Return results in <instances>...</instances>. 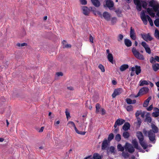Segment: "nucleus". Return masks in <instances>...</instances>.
Listing matches in <instances>:
<instances>
[{"label": "nucleus", "instance_id": "64", "mask_svg": "<svg viewBox=\"0 0 159 159\" xmlns=\"http://www.w3.org/2000/svg\"><path fill=\"white\" fill-rule=\"evenodd\" d=\"M155 60L157 61L158 62H159V57L158 56H155Z\"/></svg>", "mask_w": 159, "mask_h": 159}, {"label": "nucleus", "instance_id": "20", "mask_svg": "<svg viewBox=\"0 0 159 159\" xmlns=\"http://www.w3.org/2000/svg\"><path fill=\"white\" fill-rule=\"evenodd\" d=\"M129 67V66L128 64H124L120 66V70L122 72L128 69Z\"/></svg>", "mask_w": 159, "mask_h": 159}, {"label": "nucleus", "instance_id": "36", "mask_svg": "<svg viewBox=\"0 0 159 159\" xmlns=\"http://www.w3.org/2000/svg\"><path fill=\"white\" fill-rule=\"evenodd\" d=\"M136 5V9L137 10L139 11H140L142 9L141 3H139L138 4Z\"/></svg>", "mask_w": 159, "mask_h": 159}, {"label": "nucleus", "instance_id": "7", "mask_svg": "<svg viewBox=\"0 0 159 159\" xmlns=\"http://www.w3.org/2000/svg\"><path fill=\"white\" fill-rule=\"evenodd\" d=\"M132 143L134 146V148L137 149L139 150L140 152H144V151L142 149L140 146H139L138 143L136 139H134L132 141Z\"/></svg>", "mask_w": 159, "mask_h": 159}, {"label": "nucleus", "instance_id": "27", "mask_svg": "<svg viewBox=\"0 0 159 159\" xmlns=\"http://www.w3.org/2000/svg\"><path fill=\"white\" fill-rule=\"evenodd\" d=\"M152 68L155 71H157L159 69V64L157 63L153 65H152Z\"/></svg>", "mask_w": 159, "mask_h": 159}, {"label": "nucleus", "instance_id": "37", "mask_svg": "<svg viewBox=\"0 0 159 159\" xmlns=\"http://www.w3.org/2000/svg\"><path fill=\"white\" fill-rule=\"evenodd\" d=\"M115 140L117 142H119L121 140V136L120 134H117L115 137Z\"/></svg>", "mask_w": 159, "mask_h": 159}, {"label": "nucleus", "instance_id": "55", "mask_svg": "<svg viewBox=\"0 0 159 159\" xmlns=\"http://www.w3.org/2000/svg\"><path fill=\"white\" fill-rule=\"evenodd\" d=\"M97 14H98L101 18H102V14L101 12L99 11H96Z\"/></svg>", "mask_w": 159, "mask_h": 159}, {"label": "nucleus", "instance_id": "23", "mask_svg": "<svg viewBox=\"0 0 159 159\" xmlns=\"http://www.w3.org/2000/svg\"><path fill=\"white\" fill-rule=\"evenodd\" d=\"M147 11L148 14L152 17H155V13L152 12V8H147Z\"/></svg>", "mask_w": 159, "mask_h": 159}, {"label": "nucleus", "instance_id": "29", "mask_svg": "<svg viewBox=\"0 0 159 159\" xmlns=\"http://www.w3.org/2000/svg\"><path fill=\"white\" fill-rule=\"evenodd\" d=\"M94 159H102V157L97 153H95L93 155Z\"/></svg>", "mask_w": 159, "mask_h": 159}, {"label": "nucleus", "instance_id": "53", "mask_svg": "<svg viewBox=\"0 0 159 159\" xmlns=\"http://www.w3.org/2000/svg\"><path fill=\"white\" fill-rule=\"evenodd\" d=\"M150 62L152 63H153L154 62H155V58H154L152 57H151L150 59Z\"/></svg>", "mask_w": 159, "mask_h": 159}, {"label": "nucleus", "instance_id": "54", "mask_svg": "<svg viewBox=\"0 0 159 159\" xmlns=\"http://www.w3.org/2000/svg\"><path fill=\"white\" fill-rule=\"evenodd\" d=\"M109 149H110V152L111 153L114 152V151L115 150V148L114 147H113L112 146L110 147Z\"/></svg>", "mask_w": 159, "mask_h": 159}, {"label": "nucleus", "instance_id": "46", "mask_svg": "<svg viewBox=\"0 0 159 159\" xmlns=\"http://www.w3.org/2000/svg\"><path fill=\"white\" fill-rule=\"evenodd\" d=\"M154 23L156 27H159V18L156 19L154 21Z\"/></svg>", "mask_w": 159, "mask_h": 159}, {"label": "nucleus", "instance_id": "31", "mask_svg": "<svg viewBox=\"0 0 159 159\" xmlns=\"http://www.w3.org/2000/svg\"><path fill=\"white\" fill-rule=\"evenodd\" d=\"M65 42L66 43V41L65 40H63L62 42V44L64 46L63 47V48H70L71 47V45L70 44H65Z\"/></svg>", "mask_w": 159, "mask_h": 159}, {"label": "nucleus", "instance_id": "18", "mask_svg": "<svg viewBox=\"0 0 159 159\" xmlns=\"http://www.w3.org/2000/svg\"><path fill=\"white\" fill-rule=\"evenodd\" d=\"M154 110L156 111L152 113V116L155 118L158 117L159 116V109L155 108Z\"/></svg>", "mask_w": 159, "mask_h": 159}, {"label": "nucleus", "instance_id": "48", "mask_svg": "<svg viewBox=\"0 0 159 159\" xmlns=\"http://www.w3.org/2000/svg\"><path fill=\"white\" fill-rule=\"evenodd\" d=\"M115 12L117 14L118 16H120V14L121 13V11L119 9H118L115 11Z\"/></svg>", "mask_w": 159, "mask_h": 159}, {"label": "nucleus", "instance_id": "60", "mask_svg": "<svg viewBox=\"0 0 159 159\" xmlns=\"http://www.w3.org/2000/svg\"><path fill=\"white\" fill-rule=\"evenodd\" d=\"M134 3L135 5L138 4L139 3H141L139 0H134Z\"/></svg>", "mask_w": 159, "mask_h": 159}, {"label": "nucleus", "instance_id": "57", "mask_svg": "<svg viewBox=\"0 0 159 159\" xmlns=\"http://www.w3.org/2000/svg\"><path fill=\"white\" fill-rule=\"evenodd\" d=\"M143 132L145 136H147V135L148 133V131L146 130L145 129H143Z\"/></svg>", "mask_w": 159, "mask_h": 159}, {"label": "nucleus", "instance_id": "30", "mask_svg": "<svg viewBox=\"0 0 159 159\" xmlns=\"http://www.w3.org/2000/svg\"><path fill=\"white\" fill-rule=\"evenodd\" d=\"M108 59L110 62L113 63V56L112 54H109L107 56Z\"/></svg>", "mask_w": 159, "mask_h": 159}, {"label": "nucleus", "instance_id": "59", "mask_svg": "<svg viewBox=\"0 0 159 159\" xmlns=\"http://www.w3.org/2000/svg\"><path fill=\"white\" fill-rule=\"evenodd\" d=\"M136 123L139 127H140L141 123V120H137V122H136Z\"/></svg>", "mask_w": 159, "mask_h": 159}, {"label": "nucleus", "instance_id": "15", "mask_svg": "<svg viewBox=\"0 0 159 159\" xmlns=\"http://www.w3.org/2000/svg\"><path fill=\"white\" fill-rule=\"evenodd\" d=\"M139 91L141 93V95H143L149 92V89L148 87H143Z\"/></svg>", "mask_w": 159, "mask_h": 159}, {"label": "nucleus", "instance_id": "41", "mask_svg": "<svg viewBox=\"0 0 159 159\" xmlns=\"http://www.w3.org/2000/svg\"><path fill=\"white\" fill-rule=\"evenodd\" d=\"M154 36L156 38L159 39V31L157 29L155 30Z\"/></svg>", "mask_w": 159, "mask_h": 159}, {"label": "nucleus", "instance_id": "33", "mask_svg": "<svg viewBox=\"0 0 159 159\" xmlns=\"http://www.w3.org/2000/svg\"><path fill=\"white\" fill-rule=\"evenodd\" d=\"M123 136L125 139H127L129 136V134L128 132L125 131L123 132Z\"/></svg>", "mask_w": 159, "mask_h": 159}, {"label": "nucleus", "instance_id": "61", "mask_svg": "<svg viewBox=\"0 0 159 159\" xmlns=\"http://www.w3.org/2000/svg\"><path fill=\"white\" fill-rule=\"evenodd\" d=\"M102 115H104L106 114V111L104 108H102Z\"/></svg>", "mask_w": 159, "mask_h": 159}, {"label": "nucleus", "instance_id": "22", "mask_svg": "<svg viewBox=\"0 0 159 159\" xmlns=\"http://www.w3.org/2000/svg\"><path fill=\"white\" fill-rule=\"evenodd\" d=\"M124 43L125 45L128 47H130L132 45L131 41L129 39H125Z\"/></svg>", "mask_w": 159, "mask_h": 159}, {"label": "nucleus", "instance_id": "50", "mask_svg": "<svg viewBox=\"0 0 159 159\" xmlns=\"http://www.w3.org/2000/svg\"><path fill=\"white\" fill-rule=\"evenodd\" d=\"M80 3L83 5H85L87 4L86 0H80Z\"/></svg>", "mask_w": 159, "mask_h": 159}, {"label": "nucleus", "instance_id": "52", "mask_svg": "<svg viewBox=\"0 0 159 159\" xmlns=\"http://www.w3.org/2000/svg\"><path fill=\"white\" fill-rule=\"evenodd\" d=\"M66 115L67 118L68 119L69 117H70V114L69 112L68 111L67 109H66L65 111Z\"/></svg>", "mask_w": 159, "mask_h": 159}, {"label": "nucleus", "instance_id": "10", "mask_svg": "<svg viewBox=\"0 0 159 159\" xmlns=\"http://www.w3.org/2000/svg\"><path fill=\"white\" fill-rule=\"evenodd\" d=\"M141 44L145 48L146 52L148 53L149 54L151 53V49L149 47V46L144 41L142 42Z\"/></svg>", "mask_w": 159, "mask_h": 159}, {"label": "nucleus", "instance_id": "58", "mask_svg": "<svg viewBox=\"0 0 159 159\" xmlns=\"http://www.w3.org/2000/svg\"><path fill=\"white\" fill-rule=\"evenodd\" d=\"M153 108L152 105H150L147 108V110L148 111H151Z\"/></svg>", "mask_w": 159, "mask_h": 159}, {"label": "nucleus", "instance_id": "51", "mask_svg": "<svg viewBox=\"0 0 159 159\" xmlns=\"http://www.w3.org/2000/svg\"><path fill=\"white\" fill-rule=\"evenodd\" d=\"M122 154L123 156L125 158H127L129 157V154L127 152H124L123 151V152Z\"/></svg>", "mask_w": 159, "mask_h": 159}, {"label": "nucleus", "instance_id": "6", "mask_svg": "<svg viewBox=\"0 0 159 159\" xmlns=\"http://www.w3.org/2000/svg\"><path fill=\"white\" fill-rule=\"evenodd\" d=\"M149 6L153 7L154 11L156 12L158 10L159 8V4L155 5V3L153 0H152L149 2Z\"/></svg>", "mask_w": 159, "mask_h": 159}, {"label": "nucleus", "instance_id": "32", "mask_svg": "<svg viewBox=\"0 0 159 159\" xmlns=\"http://www.w3.org/2000/svg\"><path fill=\"white\" fill-rule=\"evenodd\" d=\"M118 151L123 152L124 150L125 147H123L121 144H118L117 146Z\"/></svg>", "mask_w": 159, "mask_h": 159}, {"label": "nucleus", "instance_id": "5", "mask_svg": "<svg viewBox=\"0 0 159 159\" xmlns=\"http://www.w3.org/2000/svg\"><path fill=\"white\" fill-rule=\"evenodd\" d=\"M142 38L146 41L148 42V40L151 41L153 39V38L151 36L150 34L148 33V34H141Z\"/></svg>", "mask_w": 159, "mask_h": 159}, {"label": "nucleus", "instance_id": "43", "mask_svg": "<svg viewBox=\"0 0 159 159\" xmlns=\"http://www.w3.org/2000/svg\"><path fill=\"white\" fill-rule=\"evenodd\" d=\"M100 106L99 103H97L96 105V113H98L99 112V110L100 109Z\"/></svg>", "mask_w": 159, "mask_h": 159}, {"label": "nucleus", "instance_id": "38", "mask_svg": "<svg viewBox=\"0 0 159 159\" xmlns=\"http://www.w3.org/2000/svg\"><path fill=\"white\" fill-rule=\"evenodd\" d=\"M136 57L140 60H144V58L143 55L140 54V53H139Z\"/></svg>", "mask_w": 159, "mask_h": 159}, {"label": "nucleus", "instance_id": "14", "mask_svg": "<svg viewBox=\"0 0 159 159\" xmlns=\"http://www.w3.org/2000/svg\"><path fill=\"white\" fill-rule=\"evenodd\" d=\"M107 21H109L110 20L111 16L110 14L107 11H105L102 14V17Z\"/></svg>", "mask_w": 159, "mask_h": 159}, {"label": "nucleus", "instance_id": "9", "mask_svg": "<svg viewBox=\"0 0 159 159\" xmlns=\"http://www.w3.org/2000/svg\"><path fill=\"white\" fill-rule=\"evenodd\" d=\"M106 4L104 5V7H108L109 9L113 7L114 3L111 0H106L105 1Z\"/></svg>", "mask_w": 159, "mask_h": 159}, {"label": "nucleus", "instance_id": "26", "mask_svg": "<svg viewBox=\"0 0 159 159\" xmlns=\"http://www.w3.org/2000/svg\"><path fill=\"white\" fill-rule=\"evenodd\" d=\"M148 80L147 81L145 80H141L139 82V85L140 86H143L144 85H148L149 84Z\"/></svg>", "mask_w": 159, "mask_h": 159}, {"label": "nucleus", "instance_id": "1", "mask_svg": "<svg viewBox=\"0 0 159 159\" xmlns=\"http://www.w3.org/2000/svg\"><path fill=\"white\" fill-rule=\"evenodd\" d=\"M151 126L152 129L148 131V137L150 140L153 142L155 140V133H157L159 129L158 127L153 123L151 124Z\"/></svg>", "mask_w": 159, "mask_h": 159}, {"label": "nucleus", "instance_id": "21", "mask_svg": "<svg viewBox=\"0 0 159 159\" xmlns=\"http://www.w3.org/2000/svg\"><path fill=\"white\" fill-rule=\"evenodd\" d=\"M125 101L128 104H134L136 103V100L134 99L132 100L131 99L127 98L125 99Z\"/></svg>", "mask_w": 159, "mask_h": 159}, {"label": "nucleus", "instance_id": "24", "mask_svg": "<svg viewBox=\"0 0 159 159\" xmlns=\"http://www.w3.org/2000/svg\"><path fill=\"white\" fill-rule=\"evenodd\" d=\"M151 99V97L149 96L148 98L144 102L143 104V106L144 107H146L148 106L149 102L150 100Z\"/></svg>", "mask_w": 159, "mask_h": 159}, {"label": "nucleus", "instance_id": "35", "mask_svg": "<svg viewBox=\"0 0 159 159\" xmlns=\"http://www.w3.org/2000/svg\"><path fill=\"white\" fill-rule=\"evenodd\" d=\"M114 137V135L113 133H111L108 136V141H111L112 139H113Z\"/></svg>", "mask_w": 159, "mask_h": 159}, {"label": "nucleus", "instance_id": "12", "mask_svg": "<svg viewBox=\"0 0 159 159\" xmlns=\"http://www.w3.org/2000/svg\"><path fill=\"white\" fill-rule=\"evenodd\" d=\"M108 141L106 139H105L102 142L101 148L102 150L108 149Z\"/></svg>", "mask_w": 159, "mask_h": 159}, {"label": "nucleus", "instance_id": "40", "mask_svg": "<svg viewBox=\"0 0 159 159\" xmlns=\"http://www.w3.org/2000/svg\"><path fill=\"white\" fill-rule=\"evenodd\" d=\"M133 106L132 105H130L126 107V109L128 111H130L133 110Z\"/></svg>", "mask_w": 159, "mask_h": 159}, {"label": "nucleus", "instance_id": "44", "mask_svg": "<svg viewBox=\"0 0 159 159\" xmlns=\"http://www.w3.org/2000/svg\"><path fill=\"white\" fill-rule=\"evenodd\" d=\"M141 4H142V7L145 8H146V7L147 5V3L146 1H141Z\"/></svg>", "mask_w": 159, "mask_h": 159}, {"label": "nucleus", "instance_id": "2", "mask_svg": "<svg viewBox=\"0 0 159 159\" xmlns=\"http://www.w3.org/2000/svg\"><path fill=\"white\" fill-rule=\"evenodd\" d=\"M136 136L139 140L140 144L144 149H146L148 145L144 141V137L141 132L137 131L136 133Z\"/></svg>", "mask_w": 159, "mask_h": 159}, {"label": "nucleus", "instance_id": "49", "mask_svg": "<svg viewBox=\"0 0 159 159\" xmlns=\"http://www.w3.org/2000/svg\"><path fill=\"white\" fill-rule=\"evenodd\" d=\"M142 113V111L141 110H138L135 113V116L136 117H137L139 116Z\"/></svg>", "mask_w": 159, "mask_h": 159}, {"label": "nucleus", "instance_id": "16", "mask_svg": "<svg viewBox=\"0 0 159 159\" xmlns=\"http://www.w3.org/2000/svg\"><path fill=\"white\" fill-rule=\"evenodd\" d=\"M82 9L83 11V13L85 16H89L90 11L88 7L83 6Z\"/></svg>", "mask_w": 159, "mask_h": 159}, {"label": "nucleus", "instance_id": "13", "mask_svg": "<svg viewBox=\"0 0 159 159\" xmlns=\"http://www.w3.org/2000/svg\"><path fill=\"white\" fill-rule=\"evenodd\" d=\"M130 37L133 40H135L136 37L134 29L131 27L130 30Z\"/></svg>", "mask_w": 159, "mask_h": 159}, {"label": "nucleus", "instance_id": "3", "mask_svg": "<svg viewBox=\"0 0 159 159\" xmlns=\"http://www.w3.org/2000/svg\"><path fill=\"white\" fill-rule=\"evenodd\" d=\"M141 14V18L142 20L143 21V23L145 25H147L148 23V21L147 19V18L148 19V21H149L150 25L151 26H153V21L150 17L148 15H145V12L143 11Z\"/></svg>", "mask_w": 159, "mask_h": 159}, {"label": "nucleus", "instance_id": "8", "mask_svg": "<svg viewBox=\"0 0 159 159\" xmlns=\"http://www.w3.org/2000/svg\"><path fill=\"white\" fill-rule=\"evenodd\" d=\"M122 92V89L121 88H119L115 89L112 94V97L113 98H114L116 96L119 95Z\"/></svg>", "mask_w": 159, "mask_h": 159}, {"label": "nucleus", "instance_id": "47", "mask_svg": "<svg viewBox=\"0 0 159 159\" xmlns=\"http://www.w3.org/2000/svg\"><path fill=\"white\" fill-rule=\"evenodd\" d=\"M123 35L122 34H119L118 36L117 40L118 41L120 42L123 39Z\"/></svg>", "mask_w": 159, "mask_h": 159}, {"label": "nucleus", "instance_id": "17", "mask_svg": "<svg viewBox=\"0 0 159 159\" xmlns=\"http://www.w3.org/2000/svg\"><path fill=\"white\" fill-rule=\"evenodd\" d=\"M130 127V124L128 122H125L122 126L123 129L126 131L129 129Z\"/></svg>", "mask_w": 159, "mask_h": 159}, {"label": "nucleus", "instance_id": "4", "mask_svg": "<svg viewBox=\"0 0 159 159\" xmlns=\"http://www.w3.org/2000/svg\"><path fill=\"white\" fill-rule=\"evenodd\" d=\"M125 148L126 150H127L130 153H132L135 150L134 148L132 145L128 143H126L125 146Z\"/></svg>", "mask_w": 159, "mask_h": 159}, {"label": "nucleus", "instance_id": "19", "mask_svg": "<svg viewBox=\"0 0 159 159\" xmlns=\"http://www.w3.org/2000/svg\"><path fill=\"white\" fill-rule=\"evenodd\" d=\"M93 4L95 7H98L100 5V3L98 0H91Z\"/></svg>", "mask_w": 159, "mask_h": 159}, {"label": "nucleus", "instance_id": "39", "mask_svg": "<svg viewBox=\"0 0 159 159\" xmlns=\"http://www.w3.org/2000/svg\"><path fill=\"white\" fill-rule=\"evenodd\" d=\"M117 20V18L116 17H113L111 18V24L114 25L116 22Z\"/></svg>", "mask_w": 159, "mask_h": 159}, {"label": "nucleus", "instance_id": "28", "mask_svg": "<svg viewBox=\"0 0 159 159\" xmlns=\"http://www.w3.org/2000/svg\"><path fill=\"white\" fill-rule=\"evenodd\" d=\"M132 51L135 57H137V56L140 53L138 51H137L136 48L134 47L132 48Z\"/></svg>", "mask_w": 159, "mask_h": 159}, {"label": "nucleus", "instance_id": "62", "mask_svg": "<svg viewBox=\"0 0 159 159\" xmlns=\"http://www.w3.org/2000/svg\"><path fill=\"white\" fill-rule=\"evenodd\" d=\"M89 40L91 42L93 43V38L91 35H90Z\"/></svg>", "mask_w": 159, "mask_h": 159}, {"label": "nucleus", "instance_id": "11", "mask_svg": "<svg viewBox=\"0 0 159 159\" xmlns=\"http://www.w3.org/2000/svg\"><path fill=\"white\" fill-rule=\"evenodd\" d=\"M125 122V120L122 119H118L116 120L115 122L114 127L116 128L117 125L120 126L123 124Z\"/></svg>", "mask_w": 159, "mask_h": 159}, {"label": "nucleus", "instance_id": "42", "mask_svg": "<svg viewBox=\"0 0 159 159\" xmlns=\"http://www.w3.org/2000/svg\"><path fill=\"white\" fill-rule=\"evenodd\" d=\"M16 46L19 47H23L24 46H27V44L25 43H23L21 44L20 43H17L16 44Z\"/></svg>", "mask_w": 159, "mask_h": 159}, {"label": "nucleus", "instance_id": "34", "mask_svg": "<svg viewBox=\"0 0 159 159\" xmlns=\"http://www.w3.org/2000/svg\"><path fill=\"white\" fill-rule=\"evenodd\" d=\"M146 116V118L145 119V122H147L148 123H150L152 122V118L150 116Z\"/></svg>", "mask_w": 159, "mask_h": 159}, {"label": "nucleus", "instance_id": "25", "mask_svg": "<svg viewBox=\"0 0 159 159\" xmlns=\"http://www.w3.org/2000/svg\"><path fill=\"white\" fill-rule=\"evenodd\" d=\"M135 67V71L136 74L137 75H138L141 72V67L140 66H138V65H136Z\"/></svg>", "mask_w": 159, "mask_h": 159}, {"label": "nucleus", "instance_id": "63", "mask_svg": "<svg viewBox=\"0 0 159 159\" xmlns=\"http://www.w3.org/2000/svg\"><path fill=\"white\" fill-rule=\"evenodd\" d=\"M90 8L91 11H92L93 12H95L96 11H95L96 9L95 7H90Z\"/></svg>", "mask_w": 159, "mask_h": 159}, {"label": "nucleus", "instance_id": "56", "mask_svg": "<svg viewBox=\"0 0 159 159\" xmlns=\"http://www.w3.org/2000/svg\"><path fill=\"white\" fill-rule=\"evenodd\" d=\"M56 74L57 76H62L63 75V73L61 72H57L56 73Z\"/></svg>", "mask_w": 159, "mask_h": 159}, {"label": "nucleus", "instance_id": "45", "mask_svg": "<svg viewBox=\"0 0 159 159\" xmlns=\"http://www.w3.org/2000/svg\"><path fill=\"white\" fill-rule=\"evenodd\" d=\"M98 68L101 70L102 72H104L105 71L104 67V66L101 64H100L98 66Z\"/></svg>", "mask_w": 159, "mask_h": 159}]
</instances>
